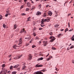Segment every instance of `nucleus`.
I'll return each instance as SVG.
<instances>
[{
  "label": "nucleus",
  "instance_id": "21",
  "mask_svg": "<svg viewBox=\"0 0 74 74\" xmlns=\"http://www.w3.org/2000/svg\"><path fill=\"white\" fill-rule=\"evenodd\" d=\"M43 72H45V71H47V70L46 69H44L42 71Z\"/></svg>",
  "mask_w": 74,
  "mask_h": 74
},
{
  "label": "nucleus",
  "instance_id": "48",
  "mask_svg": "<svg viewBox=\"0 0 74 74\" xmlns=\"http://www.w3.org/2000/svg\"><path fill=\"white\" fill-rule=\"evenodd\" d=\"M5 64H3L2 65V67H5Z\"/></svg>",
  "mask_w": 74,
  "mask_h": 74
},
{
  "label": "nucleus",
  "instance_id": "63",
  "mask_svg": "<svg viewBox=\"0 0 74 74\" xmlns=\"http://www.w3.org/2000/svg\"><path fill=\"white\" fill-rule=\"evenodd\" d=\"M11 58H10L9 59V61H11Z\"/></svg>",
  "mask_w": 74,
  "mask_h": 74
},
{
  "label": "nucleus",
  "instance_id": "64",
  "mask_svg": "<svg viewBox=\"0 0 74 74\" xmlns=\"http://www.w3.org/2000/svg\"><path fill=\"white\" fill-rule=\"evenodd\" d=\"M61 30V31H63V30H64V29H62Z\"/></svg>",
  "mask_w": 74,
  "mask_h": 74
},
{
  "label": "nucleus",
  "instance_id": "24",
  "mask_svg": "<svg viewBox=\"0 0 74 74\" xmlns=\"http://www.w3.org/2000/svg\"><path fill=\"white\" fill-rule=\"evenodd\" d=\"M68 28H66V29H65L64 30L65 32H67V31H68Z\"/></svg>",
  "mask_w": 74,
  "mask_h": 74
},
{
  "label": "nucleus",
  "instance_id": "59",
  "mask_svg": "<svg viewBox=\"0 0 74 74\" xmlns=\"http://www.w3.org/2000/svg\"><path fill=\"white\" fill-rule=\"evenodd\" d=\"M44 19H42V21L41 22H42V21H44Z\"/></svg>",
  "mask_w": 74,
  "mask_h": 74
},
{
  "label": "nucleus",
  "instance_id": "17",
  "mask_svg": "<svg viewBox=\"0 0 74 74\" xmlns=\"http://www.w3.org/2000/svg\"><path fill=\"white\" fill-rule=\"evenodd\" d=\"M21 56H22V54H21V55L19 56L17 58H17V59H20V58H21Z\"/></svg>",
  "mask_w": 74,
  "mask_h": 74
},
{
  "label": "nucleus",
  "instance_id": "10",
  "mask_svg": "<svg viewBox=\"0 0 74 74\" xmlns=\"http://www.w3.org/2000/svg\"><path fill=\"white\" fill-rule=\"evenodd\" d=\"M18 66H19V65L18 64L16 65H15L14 66H13V68H17V67H18Z\"/></svg>",
  "mask_w": 74,
  "mask_h": 74
},
{
  "label": "nucleus",
  "instance_id": "56",
  "mask_svg": "<svg viewBox=\"0 0 74 74\" xmlns=\"http://www.w3.org/2000/svg\"><path fill=\"white\" fill-rule=\"evenodd\" d=\"M68 25L69 26V27H70V23H69V22L68 23Z\"/></svg>",
  "mask_w": 74,
  "mask_h": 74
},
{
  "label": "nucleus",
  "instance_id": "31",
  "mask_svg": "<svg viewBox=\"0 0 74 74\" xmlns=\"http://www.w3.org/2000/svg\"><path fill=\"white\" fill-rule=\"evenodd\" d=\"M10 14H5V16H8V15H10Z\"/></svg>",
  "mask_w": 74,
  "mask_h": 74
},
{
  "label": "nucleus",
  "instance_id": "11",
  "mask_svg": "<svg viewBox=\"0 0 74 74\" xmlns=\"http://www.w3.org/2000/svg\"><path fill=\"white\" fill-rule=\"evenodd\" d=\"M41 27L44 26H45V25H44V23H42L41 24Z\"/></svg>",
  "mask_w": 74,
  "mask_h": 74
},
{
  "label": "nucleus",
  "instance_id": "15",
  "mask_svg": "<svg viewBox=\"0 0 74 74\" xmlns=\"http://www.w3.org/2000/svg\"><path fill=\"white\" fill-rule=\"evenodd\" d=\"M71 39L72 41H74V35H73V37H72Z\"/></svg>",
  "mask_w": 74,
  "mask_h": 74
},
{
  "label": "nucleus",
  "instance_id": "7",
  "mask_svg": "<svg viewBox=\"0 0 74 74\" xmlns=\"http://www.w3.org/2000/svg\"><path fill=\"white\" fill-rule=\"evenodd\" d=\"M47 42L44 41L43 42V45L44 46H45H45L47 45Z\"/></svg>",
  "mask_w": 74,
  "mask_h": 74
},
{
  "label": "nucleus",
  "instance_id": "13",
  "mask_svg": "<svg viewBox=\"0 0 74 74\" xmlns=\"http://www.w3.org/2000/svg\"><path fill=\"white\" fill-rule=\"evenodd\" d=\"M39 39H40V38L37 36L35 37V40H39Z\"/></svg>",
  "mask_w": 74,
  "mask_h": 74
},
{
  "label": "nucleus",
  "instance_id": "8",
  "mask_svg": "<svg viewBox=\"0 0 74 74\" xmlns=\"http://www.w3.org/2000/svg\"><path fill=\"white\" fill-rule=\"evenodd\" d=\"M24 32V33H25V32H26V31H25V29H22L21 31V32H20L21 33H22Z\"/></svg>",
  "mask_w": 74,
  "mask_h": 74
},
{
  "label": "nucleus",
  "instance_id": "41",
  "mask_svg": "<svg viewBox=\"0 0 74 74\" xmlns=\"http://www.w3.org/2000/svg\"><path fill=\"white\" fill-rule=\"evenodd\" d=\"M36 47V46L35 45H33L32 46V48H34L35 47Z\"/></svg>",
  "mask_w": 74,
  "mask_h": 74
},
{
  "label": "nucleus",
  "instance_id": "5",
  "mask_svg": "<svg viewBox=\"0 0 74 74\" xmlns=\"http://www.w3.org/2000/svg\"><path fill=\"white\" fill-rule=\"evenodd\" d=\"M41 12H40L39 11H38L37 12V13L36 14L37 15L40 16V15H41Z\"/></svg>",
  "mask_w": 74,
  "mask_h": 74
},
{
  "label": "nucleus",
  "instance_id": "23",
  "mask_svg": "<svg viewBox=\"0 0 74 74\" xmlns=\"http://www.w3.org/2000/svg\"><path fill=\"white\" fill-rule=\"evenodd\" d=\"M3 27L4 28L5 27H6V25H5V24L4 23L3 24Z\"/></svg>",
  "mask_w": 74,
  "mask_h": 74
},
{
  "label": "nucleus",
  "instance_id": "58",
  "mask_svg": "<svg viewBox=\"0 0 74 74\" xmlns=\"http://www.w3.org/2000/svg\"><path fill=\"white\" fill-rule=\"evenodd\" d=\"M25 39H29V38H25Z\"/></svg>",
  "mask_w": 74,
  "mask_h": 74
},
{
  "label": "nucleus",
  "instance_id": "3",
  "mask_svg": "<svg viewBox=\"0 0 74 74\" xmlns=\"http://www.w3.org/2000/svg\"><path fill=\"white\" fill-rule=\"evenodd\" d=\"M34 74H43V73L41 71H38L34 73Z\"/></svg>",
  "mask_w": 74,
  "mask_h": 74
},
{
  "label": "nucleus",
  "instance_id": "14",
  "mask_svg": "<svg viewBox=\"0 0 74 74\" xmlns=\"http://www.w3.org/2000/svg\"><path fill=\"white\" fill-rule=\"evenodd\" d=\"M30 21V17H29L27 18V21Z\"/></svg>",
  "mask_w": 74,
  "mask_h": 74
},
{
  "label": "nucleus",
  "instance_id": "47",
  "mask_svg": "<svg viewBox=\"0 0 74 74\" xmlns=\"http://www.w3.org/2000/svg\"><path fill=\"white\" fill-rule=\"evenodd\" d=\"M19 0V2H20V3H21V2H22V0Z\"/></svg>",
  "mask_w": 74,
  "mask_h": 74
},
{
  "label": "nucleus",
  "instance_id": "51",
  "mask_svg": "<svg viewBox=\"0 0 74 74\" xmlns=\"http://www.w3.org/2000/svg\"><path fill=\"white\" fill-rule=\"evenodd\" d=\"M70 15H71V14H69L68 15V16H70Z\"/></svg>",
  "mask_w": 74,
  "mask_h": 74
},
{
  "label": "nucleus",
  "instance_id": "54",
  "mask_svg": "<svg viewBox=\"0 0 74 74\" xmlns=\"http://www.w3.org/2000/svg\"><path fill=\"white\" fill-rule=\"evenodd\" d=\"M47 22H49V19H47Z\"/></svg>",
  "mask_w": 74,
  "mask_h": 74
},
{
  "label": "nucleus",
  "instance_id": "35",
  "mask_svg": "<svg viewBox=\"0 0 74 74\" xmlns=\"http://www.w3.org/2000/svg\"><path fill=\"white\" fill-rule=\"evenodd\" d=\"M46 16H47V15H46V13H45L43 15V16H44V17H45Z\"/></svg>",
  "mask_w": 74,
  "mask_h": 74
},
{
  "label": "nucleus",
  "instance_id": "42",
  "mask_svg": "<svg viewBox=\"0 0 74 74\" xmlns=\"http://www.w3.org/2000/svg\"><path fill=\"white\" fill-rule=\"evenodd\" d=\"M6 12H7V13H9V10H7L6 11Z\"/></svg>",
  "mask_w": 74,
  "mask_h": 74
},
{
  "label": "nucleus",
  "instance_id": "28",
  "mask_svg": "<svg viewBox=\"0 0 74 74\" xmlns=\"http://www.w3.org/2000/svg\"><path fill=\"white\" fill-rule=\"evenodd\" d=\"M35 8L33 6L32 7V8L31 10H34Z\"/></svg>",
  "mask_w": 74,
  "mask_h": 74
},
{
  "label": "nucleus",
  "instance_id": "22",
  "mask_svg": "<svg viewBox=\"0 0 74 74\" xmlns=\"http://www.w3.org/2000/svg\"><path fill=\"white\" fill-rule=\"evenodd\" d=\"M16 71H14L12 72V74H16Z\"/></svg>",
  "mask_w": 74,
  "mask_h": 74
},
{
  "label": "nucleus",
  "instance_id": "40",
  "mask_svg": "<svg viewBox=\"0 0 74 74\" xmlns=\"http://www.w3.org/2000/svg\"><path fill=\"white\" fill-rule=\"evenodd\" d=\"M10 70H11V69H12V66H11L10 67Z\"/></svg>",
  "mask_w": 74,
  "mask_h": 74
},
{
  "label": "nucleus",
  "instance_id": "25",
  "mask_svg": "<svg viewBox=\"0 0 74 74\" xmlns=\"http://www.w3.org/2000/svg\"><path fill=\"white\" fill-rule=\"evenodd\" d=\"M49 34L50 35H52L53 34V33L52 32H50L49 33Z\"/></svg>",
  "mask_w": 74,
  "mask_h": 74
},
{
  "label": "nucleus",
  "instance_id": "44",
  "mask_svg": "<svg viewBox=\"0 0 74 74\" xmlns=\"http://www.w3.org/2000/svg\"><path fill=\"white\" fill-rule=\"evenodd\" d=\"M42 28H39V30H42Z\"/></svg>",
  "mask_w": 74,
  "mask_h": 74
},
{
  "label": "nucleus",
  "instance_id": "38",
  "mask_svg": "<svg viewBox=\"0 0 74 74\" xmlns=\"http://www.w3.org/2000/svg\"><path fill=\"white\" fill-rule=\"evenodd\" d=\"M59 25L58 24H57L55 26V27H58V26H59Z\"/></svg>",
  "mask_w": 74,
  "mask_h": 74
},
{
  "label": "nucleus",
  "instance_id": "57",
  "mask_svg": "<svg viewBox=\"0 0 74 74\" xmlns=\"http://www.w3.org/2000/svg\"><path fill=\"white\" fill-rule=\"evenodd\" d=\"M72 63H74V60H73L72 61Z\"/></svg>",
  "mask_w": 74,
  "mask_h": 74
},
{
  "label": "nucleus",
  "instance_id": "53",
  "mask_svg": "<svg viewBox=\"0 0 74 74\" xmlns=\"http://www.w3.org/2000/svg\"><path fill=\"white\" fill-rule=\"evenodd\" d=\"M14 59H18V58H14Z\"/></svg>",
  "mask_w": 74,
  "mask_h": 74
},
{
  "label": "nucleus",
  "instance_id": "32",
  "mask_svg": "<svg viewBox=\"0 0 74 74\" xmlns=\"http://www.w3.org/2000/svg\"><path fill=\"white\" fill-rule=\"evenodd\" d=\"M18 41L20 42H21V41H22V38H20Z\"/></svg>",
  "mask_w": 74,
  "mask_h": 74
},
{
  "label": "nucleus",
  "instance_id": "27",
  "mask_svg": "<svg viewBox=\"0 0 74 74\" xmlns=\"http://www.w3.org/2000/svg\"><path fill=\"white\" fill-rule=\"evenodd\" d=\"M74 47V45H72L70 48V49H72V48H73Z\"/></svg>",
  "mask_w": 74,
  "mask_h": 74
},
{
  "label": "nucleus",
  "instance_id": "62",
  "mask_svg": "<svg viewBox=\"0 0 74 74\" xmlns=\"http://www.w3.org/2000/svg\"><path fill=\"white\" fill-rule=\"evenodd\" d=\"M10 73V71H8V73Z\"/></svg>",
  "mask_w": 74,
  "mask_h": 74
},
{
  "label": "nucleus",
  "instance_id": "34",
  "mask_svg": "<svg viewBox=\"0 0 74 74\" xmlns=\"http://www.w3.org/2000/svg\"><path fill=\"white\" fill-rule=\"evenodd\" d=\"M26 68V66H24L23 67V69L24 70V69H25V68Z\"/></svg>",
  "mask_w": 74,
  "mask_h": 74
},
{
  "label": "nucleus",
  "instance_id": "9",
  "mask_svg": "<svg viewBox=\"0 0 74 74\" xmlns=\"http://www.w3.org/2000/svg\"><path fill=\"white\" fill-rule=\"evenodd\" d=\"M32 56H31V54H30L29 58V60H31L32 59Z\"/></svg>",
  "mask_w": 74,
  "mask_h": 74
},
{
  "label": "nucleus",
  "instance_id": "49",
  "mask_svg": "<svg viewBox=\"0 0 74 74\" xmlns=\"http://www.w3.org/2000/svg\"><path fill=\"white\" fill-rule=\"evenodd\" d=\"M11 56H12V55H9V58H11Z\"/></svg>",
  "mask_w": 74,
  "mask_h": 74
},
{
  "label": "nucleus",
  "instance_id": "60",
  "mask_svg": "<svg viewBox=\"0 0 74 74\" xmlns=\"http://www.w3.org/2000/svg\"><path fill=\"white\" fill-rule=\"evenodd\" d=\"M72 1H73V0H72L70 2V3H72Z\"/></svg>",
  "mask_w": 74,
  "mask_h": 74
},
{
  "label": "nucleus",
  "instance_id": "19",
  "mask_svg": "<svg viewBox=\"0 0 74 74\" xmlns=\"http://www.w3.org/2000/svg\"><path fill=\"white\" fill-rule=\"evenodd\" d=\"M41 4H40L39 5H38V7L39 8V9H40L41 8Z\"/></svg>",
  "mask_w": 74,
  "mask_h": 74
},
{
  "label": "nucleus",
  "instance_id": "6",
  "mask_svg": "<svg viewBox=\"0 0 74 74\" xmlns=\"http://www.w3.org/2000/svg\"><path fill=\"white\" fill-rule=\"evenodd\" d=\"M48 14L49 15H50V16H51V15H52V12L51 11H49L48 12Z\"/></svg>",
  "mask_w": 74,
  "mask_h": 74
},
{
  "label": "nucleus",
  "instance_id": "36",
  "mask_svg": "<svg viewBox=\"0 0 74 74\" xmlns=\"http://www.w3.org/2000/svg\"><path fill=\"white\" fill-rule=\"evenodd\" d=\"M16 26H15V25H14V29H16Z\"/></svg>",
  "mask_w": 74,
  "mask_h": 74
},
{
  "label": "nucleus",
  "instance_id": "50",
  "mask_svg": "<svg viewBox=\"0 0 74 74\" xmlns=\"http://www.w3.org/2000/svg\"><path fill=\"white\" fill-rule=\"evenodd\" d=\"M45 22V21L44 20V21H41V23H44Z\"/></svg>",
  "mask_w": 74,
  "mask_h": 74
},
{
  "label": "nucleus",
  "instance_id": "2",
  "mask_svg": "<svg viewBox=\"0 0 74 74\" xmlns=\"http://www.w3.org/2000/svg\"><path fill=\"white\" fill-rule=\"evenodd\" d=\"M7 71V69H4L3 70H2L1 73H2L1 74H6Z\"/></svg>",
  "mask_w": 74,
  "mask_h": 74
},
{
  "label": "nucleus",
  "instance_id": "30",
  "mask_svg": "<svg viewBox=\"0 0 74 74\" xmlns=\"http://www.w3.org/2000/svg\"><path fill=\"white\" fill-rule=\"evenodd\" d=\"M27 6L29 7H31V6H30V5H29V4H27Z\"/></svg>",
  "mask_w": 74,
  "mask_h": 74
},
{
  "label": "nucleus",
  "instance_id": "29",
  "mask_svg": "<svg viewBox=\"0 0 74 74\" xmlns=\"http://www.w3.org/2000/svg\"><path fill=\"white\" fill-rule=\"evenodd\" d=\"M29 10H30V8H27L26 9V11H29Z\"/></svg>",
  "mask_w": 74,
  "mask_h": 74
},
{
  "label": "nucleus",
  "instance_id": "52",
  "mask_svg": "<svg viewBox=\"0 0 74 74\" xmlns=\"http://www.w3.org/2000/svg\"><path fill=\"white\" fill-rule=\"evenodd\" d=\"M27 4H29V5H30V3H29V2H28V3H27Z\"/></svg>",
  "mask_w": 74,
  "mask_h": 74
},
{
  "label": "nucleus",
  "instance_id": "16",
  "mask_svg": "<svg viewBox=\"0 0 74 74\" xmlns=\"http://www.w3.org/2000/svg\"><path fill=\"white\" fill-rule=\"evenodd\" d=\"M62 34H59L58 35V38L60 37H62Z\"/></svg>",
  "mask_w": 74,
  "mask_h": 74
},
{
  "label": "nucleus",
  "instance_id": "39",
  "mask_svg": "<svg viewBox=\"0 0 74 74\" xmlns=\"http://www.w3.org/2000/svg\"><path fill=\"white\" fill-rule=\"evenodd\" d=\"M33 34L34 36H36V33H34Z\"/></svg>",
  "mask_w": 74,
  "mask_h": 74
},
{
  "label": "nucleus",
  "instance_id": "20",
  "mask_svg": "<svg viewBox=\"0 0 74 74\" xmlns=\"http://www.w3.org/2000/svg\"><path fill=\"white\" fill-rule=\"evenodd\" d=\"M52 58L51 57H49V58H48L47 60H51V59Z\"/></svg>",
  "mask_w": 74,
  "mask_h": 74
},
{
  "label": "nucleus",
  "instance_id": "61",
  "mask_svg": "<svg viewBox=\"0 0 74 74\" xmlns=\"http://www.w3.org/2000/svg\"><path fill=\"white\" fill-rule=\"evenodd\" d=\"M17 70H20V69L19 68H18L17 69Z\"/></svg>",
  "mask_w": 74,
  "mask_h": 74
},
{
  "label": "nucleus",
  "instance_id": "4",
  "mask_svg": "<svg viewBox=\"0 0 74 74\" xmlns=\"http://www.w3.org/2000/svg\"><path fill=\"white\" fill-rule=\"evenodd\" d=\"M42 65H39V64H38L35 66V67H42Z\"/></svg>",
  "mask_w": 74,
  "mask_h": 74
},
{
  "label": "nucleus",
  "instance_id": "18",
  "mask_svg": "<svg viewBox=\"0 0 74 74\" xmlns=\"http://www.w3.org/2000/svg\"><path fill=\"white\" fill-rule=\"evenodd\" d=\"M13 47L14 48V49H16L15 47H17V46L16 45H14V46H13Z\"/></svg>",
  "mask_w": 74,
  "mask_h": 74
},
{
  "label": "nucleus",
  "instance_id": "37",
  "mask_svg": "<svg viewBox=\"0 0 74 74\" xmlns=\"http://www.w3.org/2000/svg\"><path fill=\"white\" fill-rule=\"evenodd\" d=\"M22 42H20L19 43V44H18V45H21V44H22Z\"/></svg>",
  "mask_w": 74,
  "mask_h": 74
},
{
  "label": "nucleus",
  "instance_id": "26",
  "mask_svg": "<svg viewBox=\"0 0 74 74\" xmlns=\"http://www.w3.org/2000/svg\"><path fill=\"white\" fill-rule=\"evenodd\" d=\"M21 15H22V16H23V15H26V14H25V13H22L21 14Z\"/></svg>",
  "mask_w": 74,
  "mask_h": 74
},
{
  "label": "nucleus",
  "instance_id": "33",
  "mask_svg": "<svg viewBox=\"0 0 74 74\" xmlns=\"http://www.w3.org/2000/svg\"><path fill=\"white\" fill-rule=\"evenodd\" d=\"M2 18V16L1 15H0V20H1V19Z\"/></svg>",
  "mask_w": 74,
  "mask_h": 74
},
{
  "label": "nucleus",
  "instance_id": "1",
  "mask_svg": "<svg viewBox=\"0 0 74 74\" xmlns=\"http://www.w3.org/2000/svg\"><path fill=\"white\" fill-rule=\"evenodd\" d=\"M50 39H52L50 40V42H53L54 41V40H55L56 39V38L55 37L52 36H50Z\"/></svg>",
  "mask_w": 74,
  "mask_h": 74
},
{
  "label": "nucleus",
  "instance_id": "55",
  "mask_svg": "<svg viewBox=\"0 0 74 74\" xmlns=\"http://www.w3.org/2000/svg\"><path fill=\"white\" fill-rule=\"evenodd\" d=\"M44 20L45 22H46V21H47V19H45Z\"/></svg>",
  "mask_w": 74,
  "mask_h": 74
},
{
  "label": "nucleus",
  "instance_id": "43",
  "mask_svg": "<svg viewBox=\"0 0 74 74\" xmlns=\"http://www.w3.org/2000/svg\"><path fill=\"white\" fill-rule=\"evenodd\" d=\"M73 29H71L69 31V32H71V31H72Z\"/></svg>",
  "mask_w": 74,
  "mask_h": 74
},
{
  "label": "nucleus",
  "instance_id": "45",
  "mask_svg": "<svg viewBox=\"0 0 74 74\" xmlns=\"http://www.w3.org/2000/svg\"><path fill=\"white\" fill-rule=\"evenodd\" d=\"M56 70L57 71H58L59 70L58 69V68H56Z\"/></svg>",
  "mask_w": 74,
  "mask_h": 74
},
{
  "label": "nucleus",
  "instance_id": "12",
  "mask_svg": "<svg viewBox=\"0 0 74 74\" xmlns=\"http://www.w3.org/2000/svg\"><path fill=\"white\" fill-rule=\"evenodd\" d=\"M42 59H43V58L41 57V58H39L37 60H38V61H39V60H42Z\"/></svg>",
  "mask_w": 74,
  "mask_h": 74
},
{
  "label": "nucleus",
  "instance_id": "46",
  "mask_svg": "<svg viewBox=\"0 0 74 74\" xmlns=\"http://www.w3.org/2000/svg\"><path fill=\"white\" fill-rule=\"evenodd\" d=\"M52 49L53 50L56 49V48L55 47H53L52 48Z\"/></svg>",
  "mask_w": 74,
  "mask_h": 74
}]
</instances>
